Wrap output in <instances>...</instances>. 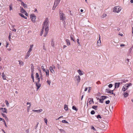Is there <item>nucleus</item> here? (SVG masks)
I'll return each instance as SVG.
<instances>
[{
	"label": "nucleus",
	"instance_id": "412c9836",
	"mask_svg": "<svg viewBox=\"0 0 133 133\" xmlns=\"http://www.w3.org/2000/svg\"><path fill=\"white\" fill-rule=\"evenodd\" d=\"M30 53L29 52H27L25 56V59H27L29 57L30 55Z\"/></svg>",
	"mask_w": 133,
	"mask_h": 133
},
{
	"label": "nucleus",
	"instance_id": "1a4fd4ad",
	"mask_svg": "<svg viewBox=\"0 0 133 133\" xmlns=\"http://www.w3.org/2000/svg\"><path fill=\"white\" fill-rule=\"evenodd\" d=\"M122 84L121 82L116 83L115 84V88H118L119 87V85Z\"/></svg>",
	"mask_w": 133,
	"mask_h": 133
},
{
	"label": "nucleus",
	"instance_id": "603ef678",
	"mask_svg": "<svg viewBox=\"0 0 133 133\" xmlns=\"http://www.w3.org/2000/svg\"><path fill=\"white\" fill-rule=\"evenodd\" d=\"M110 102V101L109 100H108L105 102V103L106 104H108Z\"/></svg>",
	"mask_w": 133,
	"mask_h": 133
},
{
	"label": "nucleus",
	"instance_id": "20e7f679",
	"mask_svg": "<svg viewBox=\"0 0 133 133\" xmlns=\"http://www.w3.org/2000/svg\"><path fill=\"white\" fill-rule=\"evenodd\" d=\"M74 80L75 81H77V83H79L81 80V78L79 76L76 75L74 78Z\"/></svg>",
	"mask_w": 133,
	"mask_h": 133
},
{
	"label": "nucleus",
	"instance_id": "c03bdc74",
	"mask_svg": "<svg viewBox=\"0 0 133 133\" xmlns=\"http://www.w3.org/2000/svg\"><path fill=\"white\" fill-rule=\"evenodd\" d=\"M31 71H32V72L34 71V67L33 66H31Z\"/></svg>",
	"mask_w": 133,
	"mask_h": 133
},
{
	"label": "nucleus",
	"instance_id": "7ed1b4c3",
	"mask_svg": "<svg viewBox=\"0 0 133 133\" xmlns=\"http://www.w3.org/2000/svg\"><path fill=\"white\" fill-rule=\"evenodd\" d=\"M59 15L60 20H62L63 21L65 20L66 18L64 14L62 13V12H60Z\"/></svg>",
	"mask_w": 133,
	"mask_h": 133
},
{
	"label": "nucleus",
	"instance_id": "ddd939ff",
	"mask_svg": "<svg viewBox=\"0 0 133 133\" xmlns=\"http://www.w3.org/2000/svg\"><path fill=\"white\" fill-rule=\"evenodd\" d=\"M106 91L107 92V93H110L112 94H114V93L113 92L114 90H109L108 89H107L106 90Z\"/></svg>",
	"mask_w": 133,
	"mask_h": 133
},
{
	"label": "nucleus",
	"instance_id": "2eb2a0df",
	"mask_svg": "<svg viewBox=\"0 0 133 133\" xmlns=\"http://www.w3.org/2000/svg\"><path fill=\"white\" fill-rule=\"evenodd\" d=\"M21 2L22 5L24 8H27V5L26 4H25L23 2H22V1Z\"/></svg>",
	"mask_w": 133,
	"mask_h": 133
},
{
	"label": "nucleus",
	"instance_id": "a211bd4d",
	"mask_svg": "<svg viewBox=\"0 0 133 133\" xmlns=\"http://www.w3.org/2000/svg\"><path fill=\"white\" fill-rule=\"evenodd\" d=\"M78 72L79 75H82L83 74V72L82 71L80 70H78L77 71Z\"/></svg>",
	"mask_w": 133,
	"mask_h": 133
},
{
	"label": "nucleus",
	"instance_id": "0e129e2a",
	"mask_svg": "<svg viewBox=\"0 0 133 133\" xmlns=\"http://www.w3.org/2000/svg\"><path fill=\"white\" fill-rule=\"evenodd\" d=\"M43 71L44 72H45L46 71V69L45 70V69H44V68H43V69H42Z\"/></svg>",
	"mask_w": 133,
	"mask_h": 133
},
{
	"label": "nucleus",
	"instance_id": "4d7b16f0",
	"mask_svg": "<svg viewBox=\"0 0 133 133\" xmlns=\"http://www.w3.org/2000/svg\"><path fill=\"white\" fill-rule=\"evenodd\" d=\"M55 4H54V5L53 8H52V9L53 10H55V8H56V7H55Z\"/></svg>",
	"mask_w": 133,
	"mask_h": 133
},
{
	"label": "nucleus",
	"instance_id": "de8ad7c7",
	"mask_svg": "<svg viewBox=\"0 0 133 133\" xmlns=\"http://www.w3.org/2000/svg\"><path fill=\"white\" fill-rule=\"evenodd\" d=\"M47 82L49 85H50L51 83L50 81H49V80H48L47 81Z\"/></svg>",
	"mask_w": 133,
	"mask_h": 133
},
{
	"label": "nucleus",
	"instance_id": "774afa93",
	"mask_svg": "<svg viewBox=\"0 0 133 133\" xmlns=\"http://www.w3.org/2000/svg\"><path fill=\"white\" fill-rule=\"evenodd\" d=\"M25 15L26 16H28V14L27 12L26 11L25 13Z\"/></svg>",
	"mask_w": 133,
	"mask_h": 133
},
{
	"label": "nucleus",
	"instance_id": "b1692460",
	"mask_svg": "<svg viewBox=\"0 0 133 133\" xmlns=\"http://www.w3.org/2000/svg\"><path fill=\"white\" fill-rule=\"evenodd\" d=\"M19 15L21 16L22 17L24 18L25 19H26L27 17L26 16H25L24 15H23L21 13H19Z\"/></svg>",
	"mask_w": 133,
	"mask_h": 133
},
{
	"label": "nucleus",
	"instance_id": "f257e3e1",
	"mask_svg": "<svg viewBox=\"0 0 133 133\" xmlns=\"http://www.w3.org/2000/svg\"><path fill=\"white\" fill-rule=\"evenodd\" d=\"M48 22L49 21H48V18H46L44 22V23L45 26H46V28H45V34L46 35L48 34L49 31Z\"/></svg>",
	"mask_w": 133,
	"mask_h": 133
},
{
	"label": "nucleus",
	"instance_id": "393cba45",
	"mask_svg": "<svg viewBox=\"0 0 133 133\" xmlns=\"http://www.w3.org/2000/svg\"><path fill=\"white\" fill-rule=\"evenodd\" d=\"M129 52L130 53L132 54L133 53V49L130 48L129 50Z\"/></svg>",
	"mask_w": 133,
	"mask_h": 133
},
{
	"label": "nucleus",
	"instance_id": "f8f14e48",
	"mask_svg": "<svg viewBox=\"0 0 133 133\" xmlns=\"http://www.w3.org/2000/svg\"><path fill=\"white\" fill-rule=\"evenodd\" d=\"M32 111L34 112H37L38 113H39L42 111L43 110L42 109H40L39 110H32Z\"/></svg>",
	"mask_w": 133,
	"mask_h": 133
},
{
	"label": "nucleus",
	"instance_id": "dca6fc26",
	"mask_svg": "<svg viewBox=\"0 0 133 133\" xmlns=\"http://www.w3.org/2000/svg\"><path fill=\"white\" fill-rule=\"evenodd\" d=\"M100 39V36H99V39L97 41V46H100L101 45V41Z\"/></svg>",
	"mask_w": 133,
	"mask_h": 133
},
{
	"label": "nucleus",
	"instance_id": "a878e982",
	"mask_svg": "<svg viewBox=\"0 0 133 133\" xmlns=\"http://www.w3.org/2000/svg\"><path fill=\"white\" fill-rule=\"evenodd\" d=\"M46 74V76L47 77H48L49 76V70L48 69H46V71L45 72Z\"/></svg>",
	"mask_w": 133,
	"mask_h": 133
},
{
	"label": "nucleus",
	"instance_id": "72a5a7b5",
	"mask_svg": "<svg viewBox=\"0 0 133 133\" xmlns=\"http://www.w3.org/2000/svg\"><path fill=\"white\" fill-rule=\"evenodd\" d=\"M2 115L4 117H5V119H8L7 117H6V115H5V114L3 113H2Z\"/></svg>",
	"mask_w": 133,
	"mask_h": 133
},
{
	"label": "nucleus",
	"instance_id": "ea45409f",
	"mask_svg": "<svg viewBox=\"0 0 133 133\" xmlns=\"http://www.w3.org/2000/svg\"><path fill=\"white\" fill-rule=\"evenodd\" d=\"M5 102L6 104V105L8 107L9 105V103H8V101L7 100H5Z\"/></svg>",
	"mask_w": 133,
	"mask_h": 133
},
{
	"label": "nucleus",
	"instance_id": "a19ab883",
	"mask_svg": "<svg viewBox=\"0 0 133 133\" xmlns=\"http://www.w3.org/2000/svg\"><path fill=\"white\" fill-rule=\"evenodd\" d=\"M62 122L63 123H68L67 121H66L65 120H63L62 121Z\"/></svg>",
	"mask_w": 133,
	"mask_h": 133
},
{
	"label": "nucleus",
	"instance_id": "6e6d98bb",
	"mask_svg": "<svg viewBox=\"0 0 133 133\" xmlns=\"http://www.w3.org/2000/svg\"><path fill=\"white\" fill-rule=\"evenodd\" d=\"M79 39H77V42L79 44V45H80V44L79 42Z\"/></svg>",
	"mask_w": 133,
	"mask_h": 133
},
{
	"label": "nucleus",
	"instance_id": "f704fd0d",
	"mask_svg": "<svg viewBox=\"0 0 133 133\" xmlns=\"http://www.w3.org/2000/svg\"><path fill=\"white\" fill-rule=\"evenodd\" d=\"M31 107V104H30V105L29 106H28L27 107V111L28 112L29 111V110L30 109Z\"/></svg>",
	"mask_w": 133,
	"mask_h": 133
},
{
	"label": "nucleus",
	"instance_id": "13d9d810",
	"mask_svg": "<svg viewBox=\"0 0 133 133\" xmlns=\"http://www.w3.org/2000/svg\"><path fill=\"white\" fill-rule=\"evenodd\" d=\"M63 116H60V117H59L58 119H56V120H58L59 119H60V118H62L63 117Z\"/></svg>",
	"mask_w": 133,
	"mask_h": 133
},
{
	"label": "nucleus",
	"instance_id": "473e14b6",
	"mask_svg": "<svg viewBox=\"0 0 133 133\" xmlns=\"http://www.w3.org/2000/svg\"><path fill=\"white\" fill-rule=\"evenodd\" d=\"M125 85L126 86H127V87H128V88H129L130 86H131L132 85V84L131 83H129V84H126Z\"/></svg>",
	"mask_w": 133,
	"mask_h": 133
},
{
	"label": "nucleus",
	"instance_id": "49530a36",
	"mask_svg": "<svg viewBox=\"0 0 133 133\" xmlns=\"http://www.w3.org/2000/svg\"><path fill=\"white\" fill-rule=\"evenodd\" d=\"M97 118H102L101 116L99 115H98L97 116Z\"/></svg>",
	"mask_w": 133,
	"mask_h": 133
},
{
	"label": "nucleus",
	"instance_id": "c756f323",
	"mask_svg": "<svg viewBox=\"0 0 133 133\" xmlns=\"http://www.w3.org/2000/svg\"><path fill=\"white\" fill-rule=\"evenodd\" d=\"M51 45L52 46L54 47V42L53 40L52 41Z\"/></svg>",
	"mask_w": 133,
	"mask_h": 133
},
{
	"label": "nucleus",
	"instance_id": "09e8293b",
	"mask_svg": "<svg viewBox=\"0 0 133 133\" xmlns=\"http://www.w3.org/2000/svg\"><path fill=\"white\" fill-rule=\"evenodd\" d=\"M112 84H110L109 85L108 87L109 88H111L112 87Z\"/></svg>",
	"mask_w": 133,
	"mask_h": 133
},
{
	"label": "nucleus",
	"instance_id": "6ab92c4d",
	"mask_svg": "<svg viewBox=\"0 0 133 133\" xmlns=\"http://www.w3.org/2000/svg\"><path fill=\"white\" fill-rule=\"evenodd\" d=\"M49 69L50 72L52 73H54V72L53 68L52 66H50V67Z\"/></svg>",
	"mask_w": 133,
	"mask_h": 133
},
{
	"label": "nucleus",
	"instance_id": "e2e57ef3",
	"mask_svg": "<svg viewBox=\"0 0 133 133\" xmlns=\"http://www.w3.org/2000/svg\"><path fill=\"white\" fill-rule=\"evenodd\" d=\"M12 30L13 31L16 32V29H15L14 28Z\"/></svg>",
	"mask_w": 133,
	"mask_h": 133
},
{
	"label": "nucleus",
	"instance_id": "a18cd8bd",
	"mask_svg": "<svg viewBox=\"0 0 133 133\" xmlns=\"http://www.w3.org/2000/svg\"><path fill=\"white\" fill-rule=\"evenodd\" d=\"M91 129H93V130H94V131L96 130V129L93 126H91Z\"/></svg>",
	"mask_w": 133,
	"mask_h": 133
},
{
	"label": "nucleus",
	"instance_id": "f03ea898",
	"mask_svg": "<svg viewBox=\"0 0 133 133\" xmlns=\"http://www.w3.org/2000/svg\"><path fill=\"white\" fill-rule=\"evenodd\" d=\"M121 8L119 6H115L113 9V11L117 13L119 12L121 10Z\"/></svg>",
	"mask_w": 133,
	"mask_h": 133
},
{
	"label": "nucleus",
	"instance_id": "423d86ee",
	"mask_svg": "<svg viewBox=\"0 0 133 133\" xmlns=\"http://www.w3.org/2000/svg\"><path fill=\"white\" fill-rule=\"evenodd\" d=\"M36 85L37 87V90H38L41 86V84L40 83H37V82H35Z\"/></svg>",
	"mask_w": 133,
	"mask_h": 133
},
{
	"label": "nucleus",
	"instance_id": "6e6552de",
	"mask_svg": "<svg viewBox=\"0 0 133 133\" xmlns=\"http://www.w3.org/2000/svg\"><path fill=\"white\" fill-rule=\"evenodd\" d=\"M1 110L4 113H7L8 112L7 109L5 108H1Z\"/></svg>",
	"mask_w": 133,
	"mask_h": 133
},
{
	"label": "nucleus",
	"instance_id": "bf43d9fd",
	"mask_svg": "<svg viewBox=\"0 0 133 133\" xmlns=\"http://www.w3.org/2000/svg\"><path fill=\"white\" fill-rule=\"evenodd\" d=\"M19 64H23V62H20L19 61Z\"/></svg>",
	"mask_w": 133,
	"mask_h": 133
},
{
	"label": "nucleus",
	"instance_id": "69168bd1",
	"mask_svg": "<svg viewBox=\"0 0 133 133\" xmlns=\"http://www.w3.org/2000/svg\"><path fill=\"white\" fill-rule=\"evenodd\" d=\"M9 44V43L8 42H6V47L7 48L8 46V45Z\"/></svg>",
	"mask_w": 133,
	"mask_h": 133
},
{
	"label": "nucleus",
	"instance_id": "3c124183",
	"mask_svg": "<svg viewBox=\"0 0 133 133\" xmlns=\"http://www.w3.org/2000/svg\"><path fill=\"white\" fill-rule=\"evenodd\" d=\"M44 122H45V123H46V124L47 125V119L45 118L44 119Z\"/></svg>",
	"mask_w": 133,
	"mask_h": 133
},
{
	"label": "nucleus",
	"instance_id": "0eeeda50",
	"mask_svg": "<svg viewBox=\"0 0 133 133\" xmlns=\"http://www.w3.org/2000/svg\"><path fill=\"white\" fill-rule=\"evenodd\" d=\"M45 28H46V26H45L44 23L43 25V27L42 29V30L41 31V33H40V36H42V35L43 32V31H44V29Z\"/></svg>",
	"mask_w": 133,
	"mask_h": 133
},
{
	"label": "nucleus",
	"instance_id": "864d4df0",
	"mask_svg": "<svg viewBox=\"0 0 133 133\" xmlns=\"http://www.w3.org/2000/svg\"><path fill=\"white\" fill-rule=\"evenodd\" d=\"M88 92H90V90L91 89V87H89L88 88Z\"/></svg>",
	"mask_w": 133,
	"mask_h": 133
},
{
	"label": "nucleus",
	"instance_id": "2f4dec72",
	"mask_svg": "<svg viewBox=\"0 0 133 133\" xmlns=\"http://www.w3.org/2000/svg\"><path fill=\"white\" fill-rule=\"evenodd\" d=\"M97 99H99V102L102 103H103V99H99V98Z\"/></svg>",
	"mask_w": 133,
	"mask_h": 133
},
{
	"label": "nucleus",
	"instance_id": "37998d69",
	"mask_svg": "<svg viewBox=\"0 0 133 133\" xmlns=\"http://www.w3.org/2000/svg\"><path fill=\"white\" fill-rule=\"evenodd\" d=\"M95 113V112L94 110H92L91 112V114L92 115L94 114Z\"/></svg>",
	"mask_w": 133,
	"mask_h": 133
},
{
	"label": "nucleus",
	"instance_id": "58836bf2",
	"mask_svg": "<svg viewBox=\"0 0 133 133\" xmlns=\"http://www.w3.org/2000/svg\"><path fill=\"white\" fill-rule=\"evenodd\" d=\"M10 10L11 11L12 10V4H10L9 5Z\"/></svg>",
	"mask_w": 133,
	"mask_h": 133
},
{
	"label": "nucleus",
	"instance_id": "c85d7f7f",
	"mask_svg": "<svg viewBox=\"0 0 133 133\" xmlns=\"http://www.w3.org/2000/svg\"><path fill=\"white\" fill-rule=\"evenodd\" d=\"M72 109L73 110H76V111H77L78 110V109H77L75 107L73 106L72 107Z\"/></svg>",
	"mask_w": 133,
	"mask_h": 133
},
{
	"label": "nucleus",
	"instance_id": "9d476101",
	"mask_svg": "<svg viewBox=\"0 0 133 133\" xmlns=\"http://www.w3.org/2000/svg\"><path fill=\"white\" fill-rule=\"evenodd\" d=\"M128 87H127L126 85H124L122 88V90L123 91H125L126 90L128 89Z\"/></svg>",
	"mask_w": 133,
	"mask_h": 133
},
{
	"label": "nucleus",
	"instance_id": "aec40b11",
	"mask_svg": "<svg viewBox=\"0 0 133 133\" xmlns=\"http://www.w3.org/2000/svg\"><path fill=\"white\" fill-rule=\"evenodd\" d=\"M33 46V45H30V48L29 49V51H28V52L30 53L32 51V48Z\"/></svg>",
	"mask_w": 133,
	"mask_h": 133
},
{
	"label": "nucleus",
	"instance_id": "79ce46f5",
	"mask_svg": "<svg viewBox=\"0 0 133 133\" xmlns=\"http://www.w3.org/2000/svg\"><path fill=\"white\" fill-rule=\"evenodd\" d=\"M3 79L4 80L6 79V76L5 75H2Z\"/></svg>",
	"mask_w": 133,
	"mask_h": 133
},
{
	"label": "nucleus",
	"instance_id": "4468645a",
	"mask_svg": "<svg viewBox=\"0 0 133 133\" xmlns=\"http://www.w3.org/2000/svg\"><path fill=\"white\" fill-rule=\"evenodd\" d=\"M60 2V1H58L57 0H56V1L55 2L54 4H55V7H56L58 6Z\"/></svg>",
	"mask_w": 133,
	"mask_h": 133
},
{
	"label": "nucleus",
	"instance_id": "8fccbe9b",
	"mask_svg": "<svg viewBox=\"0 0 133 133\" xmlns=\"http://www.w3.org/2000/svg\"><path fill=\"white\" fill-rule=\"evenodd\" d=\"M38 124H39V123L38 122H37V125H36L35 127V129H36V128L38 127Z\"/></svg>",
	"mask_w": 133,
	"mask_h": 133
},
{
	"label": "nucleus",
	"instance_id": "052dcab7",
	"mask_svg": "<svg viewBox=\"0 0 133 133\" xmlns=\"http://www.w3.org/2000/svg\"><path fill=\"white\" fill-rule=\"evenodd\" d=\"M129 59H127L126 61V62H127V63L128 64V62H129Z\"/></svg>",
	"mask_w": 133,
	"mask_h": 133
},
{
	"label": "nucleus",
	"instance_id": "5701e85b",
	"mask_svg": "<svg viewBox=\"0 0 133 133\" xmlns=\"http://www.w3.org/2000/svg\"><path fill=\"white\" fill-rule=\"evenodd\" d=\"M128 94L127 92H124L123 94L124 97H127L128 96Z\"/></svg>",
	"mask_w": 133,
	"mask_h": 133
},
{
	"label": "nucleus",
	"instance_id": "680f3d73",
	"mask_svg": "<svg viewBox=\"0 0 133 133\" xmlns=\"http://www.w3.org/2000/svg\"><path fill=\"white\" fill-rule=\"evenodd\" d=\"M107 16V15L106 14H104L103 15V17H105Z\"/></svg>",
	"mask_w": 133,
	"mask_h": 133
},
{
	"label": "nucleus",
	"instance_id": "39448f33",
	"mask_svg": "<svg viewBox=\"0 0 133 133\" xmlns=\"http://www.w3.org/2000/svg\"><path fill=\"white\" fill-rule=\"evenodd\" d=\"M30 18L33 22H35L36 17L35 15L33 14L31 15Z\"/></svg>",
	"mask_w": 133,
	"mask_h": 133
},
{
	"label": "nucleus",
	"instance_id": "4be33fe9",
	"mask_svg": "<svg viewBox=\"0 0 133 133\" xmlns=\"http://www.w3.org/2000/svg\"><path fill=\"white\" fill-rule=\"evenodd\" d=\"M65 41L68 46H69L70 45V43L69 40L68 39H66Z\"/></svg>",
	"mask_w": 133,
	"mask_h": 133
},
{
	"label": "nucleus",
	"instance_id": "5fc2aeb1",
	"mask_svg": "<svg viewBox=\"0 0 133 133\" xmlns=\"http://www.w3.org/2000/svg\"><path fill=\"white\" fill-rule=\"evenodd\" d=\"M37 80H38V82H37V83H39V82L40 81V78L39 77L38 78H37Z\"/></svg>",
	"mask_w": 133,
	"mask_h": 133
},
{
	"label": "nucleus",
	"instance_id": "4c0bfd02",
	"mask_svg": "<svg viewBox=\"0 0 133 133\" xmlns=\"http://www.w3.org/2000/svg\"><path fill=\"white\" fill-rule=\"evenodd\" d=\"M126 82V81H125L124 79H123L120 82H121L122 84L123 83H125Z\"/></svg>",
	"mask_w": 133,
	"mask_h": 133
},
{
	"label": "nucleus",
	"instance_id": "9b49d317",
	"mask_svg": "<svg viewBox=\"0 0 133 133\" xmlns=\"http://www.w3.org/2000/svg\"><path fill=\"white\" fill-rule=\"evenodd\" d=\"M88 102L89 103V104H91V102L94 103V102L93 100V99L92 98H89L88 99Z\"/></svg>",
	"mask_w": 133,
	"mask_h": 133
},
{
	"label": "nucleus",
	"instance_id": "7c9ffc66",
	"mask_svg": "<svg viewBox=\"0 0 133 133\" xmlns=\"http://www.w3.org/2000/svg\"><path fill=\"white\" fill-rule=\"evenodd\" d=\"M70 38L71 40H72L73 41H75V40L73 38V36L72 35L70 36Z\"/></svg>",
	"mask_w": 133,
	"mask_h": 133
},
{
	"label": "nucleus",
	"instance_id": "338daca9",
	"mask_svg": "<svg viewBox=\"0 0 133 133\" xmlns=\"http://www.w3.org/2000/svg\"><path fill=\"white\" fill-rule=\"evenodd\" d=\"M4 124L5 125V127H7V125H6V123L5 122H4Z\"/></svg>",
	"mask_w": 133,
	"mask_h": 133
},
{
	"label": "nucleus",
	"instance_id": "c9c22d12",
	"mask_svg": "<svg viewBox=\"0 0 133 133\" xmlns=\"http://www.w3.org/2000/svg\"><path fill=\"white\" fill-rule=\"evenodd\" d=\"M36 78H39V75L38 73H36Z\"/></svg>",
	"mask_w": 133,
	"mask_h": 133
},
{
	"label": "nucleus",
	"instance_id": "bb28decb",
	"mask_svg": "<svg viewBox=\"0 0 133 133\" xmlns=\"http://www.w3.org/2000/svg\"><path fill=\"white\" fill-rule=\"evenodd\" d=\"M101 97H102V99H103V100L106 99L107 98H108V97L104 96H102Z\"/></svg>",
	"mask_w": 133,
	"mask_h": 133
},
{
	"label": "nucleus",
	"instance_id": "cd10ccee",
	"mask_svg": "<svg viewBox=\"0 0 133 133\" xmlns=\"http://www.w3.org/2000/svg\"><path fill=\"white\" fill-rule=\"evenodd\" d=\"M64 109L66 111L68 110V105H64Z\"/></svg>",
	"mask_w": 133,
	"mask_h": 133
},
{
	"label": "nucleus",
	"instance_id": "e433bc0d",
	"mask_svg": "<svg viewBox=\"0 0 133 133\" xmlns=\"http://www.w3.org/2000/svg\"><path fill=\"white\" fill-rule=\"evenodd\" d=\"M97 106L94 105L92 107V108L96 110L97 109Z\"/></svg>",
	"mask_w": 133,
	"mask_h": 133
},
{
	"label": "nucleus",
	"instance_id": "f3484780",
	"mask_svg": "<svg viewBox=\"0 0 133 133\" xmlns=\"http://www.w3.org/2000/svg\"><path fill=\"white\" fill-rule=\"evenodd\" d=\"M20 8H21L20 12L21 13H24L26 12V11L25 10H24L23 9V8L22 7H21Z\"/></svg>",
	"mask_w": 133,
	"mask_h": 133
}]
</instances>
